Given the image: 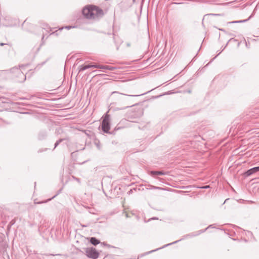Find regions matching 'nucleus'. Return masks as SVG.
Returning a JSON list of instances; mask_svg holds the SVG:
<instances>
[{"label": "nucleus", "mask_w": 259, "mask_h": 259, "mask_svg": "<svg viewBox=\"0 0 259 259\" xmlns=\"http://www.w3.org/2000/svg\"><path fill=\"white\" fill-rule=\"evenodd\" d=\"M83 16L87 19H98L103 15V11L96 6L84 8L82 10Z\"/></svg>", "instance_id": "obj_1"}, {"label": "nucleus", "mask_w": 259, "mask_h": 259, "mask_svg": "<svg viewBox=\"0 0 259 259\" xmlns=\"http://www.w3.org/2000/svg\"><path fill=\"white\" fill-rule=\"evenodd\" d=\"M102 129L105 133H109L110 129V115L107 113L103 118L102 122Z\"/></svg>", "instance_id": "obj_2"}, {"label": "nucleus", "mask_w": 259, "mask_h": 259, "mask_svg": "<svg viewBox=\"0 0 259 259\" xmlns=\"http://www.w3.org/2000/svg\"><path fill=\"white\" fill-rule=\"evenodd\" d=\"M86 255L90 258L96 259L98 257L99 253L95 248H87L85 249Z\"/></svg>", "instance_id": "obj_3"}, {"label": "nucleus", "mask_w": 259, "mask_h": 259, "mask_svg": "<svg viewBox=\"0 0 259 259\" xmlns=\"http://www.w3.org/2000/svg\"><path fill=\"white\" fill-rule=\"evenodd\" d=\"M16 73L18 75V77L19 78L17 81L19 82H23L26 79V76L24 74V73L19 69H16Z\"/></svg>", "instance_id": "obj_4"}, {"label": "nucleus", "mask_w": 259, "mask_h": 259, "mask_svg": "<svg viewBox=\"0 0 259 259\" xmlns=\"http://www.w3.org/2000/svg\"><path fill=\"white\" fill-rule=\"evenodd\" d=\"M258 171H259V166L254 167H253V168L248 170L245 172V174L246 175V176H250L251 175H252L254 173H255L256 172H258Z\"/></svg>", "instance_id": "obj_5"}, {"label": "nucleus", "mask_w": 259, "mask_h": 259, "mask_svg": "<svg viewBox=\"0 0 259 259\" xmlns=\"http://www.w3.org/2000/svg\"><path fill=\"white\" fill-rule=\"evenodd\" d=\"M166 174V172H164L163 171H151L150 175L152 176H154L155 175H165Z\"/></svg>", "instance_id": "obj_6"}, {"label": "nucleus", "mask_w": 259, "mask_h": 259, "mask_svg": "<svg viewBox=\"0 0 259 259\" xmlns=\"http://www.w3.org/2000/svg\"><path fill=\"white\" fill-rule=\"evenodd\" d=\"M91 65H84V66L81 65L79 67V72L83 71L87 69L90 68H91Z\"/></svg>", "instance_id": "obj_7"}, {"label": "nucleus", "mask_w": 259, "mask_h": 259, "mask_svg": "<svg viewBox=\"0 0 259 259\" xmlns=\"http://www.w3.org/2000/svg\"><path fill=\"white\" fill-rule=\"evenodd\" d=\"M91 243L94 245H97L100 243V241L95 237H92L90 239Z\"/></svg>", "instance_id": "obj_8"}, {"label": "nucleus", "mask_w": 259, "mask_h": 259, "mask_svg": "<svg viewBox=\"0 0 259 259\" xmlns=\"http://www.w3.org/2000/svg\"><path fill=\"white\" fill-rule=\"evenodd\" d=\"M100 69H107L109 70H113L114 67L108 65H101Z\"/></svg>", "instance_id": "obj_9"}, {"label": "nucleus", "mask_w": 259, "mask_h": 259, "mask_svg": "<svg viewBox=\"0 0 259 259\" xmlns=\"http://www.w3.org/2000/svg\"><path fill=\"white\" fill-rule=\"evenodd\" d=\"M91 68H99V69H100L101 65H100L94 64V65H91Z\"/></svg>", "instance_id": "obj_10"}, {"label": "nucleus", "mask_w": 259, "mask_h": 259, "mask_svg": "<svg viewBox=\"0 0 259 259\" xmlns=\"http://www.w3.org/2000/svg\"><path fill=\"white\" fill-rule=\"evenodd\" d=\"M62 141L63 139H61L58 140L55 144V148H56Z\"/></svg>", "instance_id": "obj_11"}, {"label": "nucleus", "mask_w": 259, "mask_h": 259, "mask_svg": "<svg viewBox=\"0 0 259 259\" xmlns=\"http://www.w3.org/2000/svg\"><path fill=\"white\" fill-rule=\"evenodd\" d=\"M151 189H157V190H163V188L159 187L151 186Z\"/></svg>", "instance_id": "obj_12"}, {"label": "nucleus", "mask_w": 259, "mask_h": 259, "mask_svg": "<svg viewBox=\"0 0 259 259\" xmlns=\"http://www.w3.org/2000/svg\"><path fill=\"white\" fill-rule=\"evenodd\" d=\"M246 20H243V21H233V22H232L231 23H238V22H244ZM230 23L231 22H229Z\"/></svg>", "instance_id": "obj_13"}, {"label": "nucleus", "mask_w": 259, "mask_h": 259, "mask_svg": "<svg viewBox=\"0 0 259 259\" xmlns=\"http://www.w3.org/2000/svg\"><path fill=\"white\" fill-rule=\"evenodd\" d=\"M7 45V44H4V43H0V46H3L4 45Z\"/></svg>", "instance_id": "obj_14"}, {"label": "nucleus", "mask_w": 259, "mask_h": 259, "mask_svg": "<svg viewBox=\"0 0 259 259\" xmlns=\"http://www.w3.org/2000/svg\"><path fill=\"white\" fill-rule=\"evenodd\" d=\"M75 180L78 182L80 183V180L78 178H75Z\"/></svg>", "instance_id": "obj_15"}, {"label": "nucleus", "mask_w": 259, "mask_h": 259, "mask_svg": "<svg viewBox=\"0 0 259 259\" xmlns=\"http://www.w3.org/2000/svg\"><path fill=\"white\" fill-rule=\"evenodd\" d=\"M71 27V26H66V28H67V29H70Z\"/></svg>", "instance_id": "obj_16"}, {"label": "nucleus", "mask_w": 259, "mask_h": 259, "mask_svg": "<svg viewBox=\"0 0 259 259\" xmlns=\"http://www.w3.org/2000/svg\"><path fill=\"white\" fill-rule=\"evenodd\" d=\"M208 187H209V186H205L203 187V188H207Z\"/></svg>", "instance_id": "obj_17"}, {"label": "nucleus", "mask_w": 259, "mask_h": 259, "mask_svg": "<svg viewBox=\"0 0 259 259\" xmlns=\"http://www.w3.org/2000/svg\"><path fill=\"white\" fill-rule=\"evenodd\" d=\"M112 94H120L119 93H118V92H113Z\"/></svg>", "instance_id": "obj_18"}, {"label": "nucleus", "mask_w": 259, "mask_h": 259, "mask_svg": "<svg viewBox=\"0 0 259 259\" xmlns=\"http://www.w3.org/2000/svg\"><path fill=\"white\" fill-rule=\"evenodd\" d=\"M125 96H128L127 95H125ZM130 96H132V97H134V95H129Z\"/></svg>", "instance_id": "obj_19"}]
</instances>
